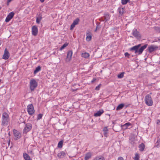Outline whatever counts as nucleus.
I'll return each mask as SVG.
<instances>
[{"label":"nucleus","instance_id":"nucleus-1","mask_svg":"<svg viewBox=\"0 0 160 160\" xmlns=\"http://www.w3.org/2000/svg\"><path fill=\"white\" fill-rule=\"evenodd\" d=\"M148 46V44H145L141 47V44H140L131 48H130V50L134 52L135 54L140 55L142 53L143 50L147 48Z\"/></svg>","mask_w":160,"mask_h":160},{"label":"nucleus","instance_id":"nucleus-2","mask_svg":"<svg viewBox=\"0 0 160 160\" xmlns=\"http://www.w3.org/2000/svg\"><path fill=\"white\" fill-rule=\"evenodd\" d=\"M144 101L145 103L148 106H152L153 104L152 100L149 94H147L145 96Z\"/></svg>","mask_w":160,"mask_h":160},{"label":"nucleus","instance_id":"nucleus-3","mask_svg":"<svg viewBox=\"0 0 160 160\" xmlns=\"http://www.w3.org/2000/svg\"><path fill=\"white\" fill-rule=\"evenodd\" d=\"M2 123L3 125H7L9 121V115L8 114L4 112L2 113Z\"/></svg>","mask_w":160,"mask_h":160},{"label":"nucleus","instance_id":"nucleus-4","mask_svg":"<svg viewBox=\"0 0 160 160\" xmlns=\"http://www.w3.org/2000/svg\"><path fill=\"white\" fill-rule=\"evenodd\" d=\"M37 86L38 83L35 80L33 79L30 81V88L31 91H33Z\"/></svg>","mask_w":160,"mask_h":160},{"label":"nucleus","instance_id":"nucleus-5","mask_svg":"<svg viewBox=\"0 0 160 160\" xmlns=\"http://www.w3.org/2000/svg\"><path fill=\"white\" fill-rule=\"evenodd\" d=\"M32 128V125L31 123H27L23 130V133H27Z\"/></svg>","mask_w":160,"mask_h":160},{"label":"nucleus","instance_id":"nucleus-6","mask_svg":"<svg viewBox=\"0 0 160 160\" xmlns=\"http://www.w3.org/2000/svg\"><path fill=\"white\" fill-rule=\"evenodd\" d=\"M27 111L28 112V114L30 115H32L34 114V110L32 104H31L28 106Z\"/></svg>","mask_w":160,"mask_h":160},{"label":"nucleus","instance_id":"nucleus-7","mask_svg":"<svg viewBox=\"0 0 160 160\" xmlns=\"http://www.w3.org/2000/svg\"><path fill=\"white\" fill-rule=\"evenodd\" d=\"M15 13L13 12H10L7 17L5 21L6 22H8L13 17Z\"/></svg>","mask_w":160,"mask_h":160},{"label":"nucleus","instance_id":"nucleus-8","mask_svg":"<svg viewBox=\"0 0 160 160\" xmlns=\"http://www.w3.org/2000/svg\"><path fill=\"white\" fill-rule=\"evenodd\" d=\"M10 54L8 50L6 48L4 51V53L2 56V58L4 60L8 59L9 57Z\"/></svg>","mask_w":160,"mask_h":160},{"label":"nucleus","instance_id":"nucleus-9","mask_svg":"<svg viewBox=\"0 0 160 160\" xmlns=\"http://www.w3.org/2000/svg\"><path fill=\"white\" fill-rule=\"evenodd\" d=\"M158 47V46L154 45H151L148 48V50L150 53L156 50Z\"/></svg>","mask_w":160,"mask_h":160},{"label":"nucleus","instance_id":"nucleus-10","mask_svg":"<svg viewBox=\"0 0 160 160\" xmlns=\"http://www.w3.org/2000/svg\"><path fill=\"white\" fill-rule=\"evenodd\" d=\"M32 34L34 36H36L38 32V28L36 26H34L32 28Z\"/></svg>","mask_w":160,"mask_h":160},{"label":"nucleus","instance_id":"nucleus-11","mask_svg":"<svg viewBox=\"0 0 160 160\" xmlns=\"http://www.w3.org/2000/svg\"><path fill=\"white\" fill-rule=\"evenodd\" d=\"M72 51L70 50L67 52V58L66 59V62H69L72 58Z\"/></svg>","mask_w":160,"mask_h":160},{"label":"nucleus","instance_id":"nucleus-12","mask_svg":"<svg viewBox=\"0 0 160 160\" xmlns=\"http://www.w3.org/2000/svg\"><path fill=\"white\" fill-rule=\"evenodd\" d=\"M92 38V35L90 32L87 31L86 32V40L87 41H89Z\"/></svg>","mask_w":160,"mask_h":160},{"label":"nucleus","instance_id":"nucleus-13","mask_svg":"<svg viewBox=\"0 0 160 160\" xmlns=\"http://www.w3.org/2000/svg\"><path fill=\"white\" fill-rule=\"evenodd\" d=\"M132 35L135 37H140L139 32L137 29H134L132 31Z\"/></svg>","mask_w":160,"mask_h":160},{"label":"nucleus","instance_id":"nucleus-14","mask_svg":"<svg viewBox=\"0 0 160 160\" xmlns=\"http://www.w3.org/2000/svg\"><path fill=\"white\" fill-rule=\"evenodd\" d=\"M13 133L14 136L16 138V139H19L21 137V134L19 132H18L16 130H13Z\"/></svg>","mask_w":160,"mask_h":160},{"label":"nucleus","instance_id":"nucleus-15","mask_svg":"<svg viewBox=\"0 0 160 160\" xmlns=\"http://www.w3.org/2000/svg\"><path fill=\"white\" fill-rule=\"evenodd\" d=\"M104 111L102 109L98 111L97 112L94 114V116L95 117H97L100 116L103 113Z\"/></svg>","mask_w":160,"mask_h":160},{"label":"nucleus","instance_id":"nucleus-16","mask_svg":"<svg viewBox=\"0 0 160 160\" xmlns=\"http://www.w3.org/2000/svg\"><path fill=\"white\" fill-rule=\"evenodd\" d=\"M92 160H105L104 157L102 155L97 156Z\"/></svg>","mask_w":160,"mask_h":160},{"label":"nucleus","instance_id":"nucleus-17","mask_svg":"<svg viewBox=\"0 0 160 160\" xmlns=\"http://www.w3.org/2000/svg\"><path fill=\"white\" fill-rule=\"evenodd\" d=\"M131 125V123L130 122H127L124 125L122 126V128L123 129H126L128 128Z\"/></svg>","mask_w":160,"mask_h":160},{"label":"nucleus","instance_id":"nucleus-18","mask_svg":"<svg viewBox=\"0 0 160 160\" xmlns=\"http://www.w3.org/2000/svg\"><path fill=\"white\" fill-rule=\"evenodd\" d=\"M104 18L106 22L109 20L110 14L108 13H106L104 14Z\"/></svg>","mask_w":160,"mask_h":160},{"label":"nucleus","instance_id":"nucleus-19","mask_svg":"<svg viewBox=\"0 0 160 160\" xmlns=\"http://www.w3.org/2000/svg\"><path fill=\"white\" fill-rule=\"evenodd\" d=\"M92 155V154L91 152H89L86 153L84 158V160H88V159L91 158Z\"/></svg>","mask_w":160,"mask_h":160},{"label":"nucleus","instance_id":"nucleus-20","mask_svg":"<svg viewBox=\"0 0 160 160\" xmlns=\"http://www.w3.org/2000/svg\"><path fill=\"white\" fill-rule=\"evenodd\" d=\"M66 153L65 152L62 151L58 153V156L59 158H62L64 157Z\"/></svg>","mask_w":160,"mask_h":160},{"label":"nucleus","instance_id":"nucleus-21","mask_svg":"<svg viewBox=\"0 0 160 160\" xmlns=\"http://www.w3.org/2000/svg\"><path fill=\"white\" fill-rule=\"evenodd\" d=\"M42 18V16L39 14L38 16L36 17V23L38 24H39L41 21Z\"/></svg>","mask_w":160,"mask_h":160},{"label":"nucleus","instance_id":"nucleus-22","mask_svg":"<svg viewBox=\"0 0 160 160\" xmlns=\"http://www.w3.org/2000/svg\"><path fill=\"white\" fill-rule=\"evenodd\" d=\"M23 157L25 160H32L29 156L26 153H23Z\"/></svg>","mask_w":160,"mask_h":160},{"label":"nucleus","instance_id":"nucleus-23","mask_svg":"<svg viewBox=\"0 0 160 160\" xmlns=\"http://www.w3.org/2000/svg\"><path fill=\"white\" fill-rule=\"evenodd\" d=\"M81 56L85 58H87L90 56V54L88 53L85 52L82 53Z\"/></svg>","mask_w":160,"mask_h":160},{"label":"nucleus","instance_id":"nucleus-24","mask_svg":"<svg viewBox=\"0 0 160 160\" xmlns=\"http://www.w3.org/2000/svg\"><path fill=\"white\" fill-rule=\"evenodd\" d=\"M138 147L139 148L140 151H143L145 148V145L144 144L142 143L139 145Z\"/></svg>","mask_w":160,"mask_h":160},{"label":"nucleus","instance_id":"nucleus-25","mask_svg":"<svg viewBox=\"0 0 160 160\" xmlns=\"http://www.w3.org/2000/svg\"><path fill=\"white\" fill-rule=\"evenodd\" d=\"M118 10L119 14L121 15H122L124 13V9L123 8H119Z\"/></svg>","mask_w":160,"mask_h":160},{"label":"nucleus","instance_id":"nucleus-26","mask_svg":"<svg viewBox=\"0 0 160 160\" xmlns=\"http://www.w3.org/2000/svg\"><path fill=\"white\" fill-rule=\"evenodd\" d=\"M124 106V105L123 103H121L116 108L117 110H119L122 109Z\"/></svg>","mask_w":160,"mask_h":160},{"label":"nucleus","instance_id":"nucleus-27","mask_svg":"<svg viewBox=\"0 0 160 160\" xmlns=\"http://www.w3.org/2000/svg\"><path fill=\"white\" fill-rule=\"evenodd\" d=\"M41 70V67L40 66H38L37 68H36L35 69L34 72V74H36L38 72L40 71Z\"/></svg>","mask_w":160,"mask_h":160},{"label":"nucleus","instance_id":"nucleus-28","mask_svg":"<svg viewBox=\"0 0 160 160\" xmlns=\"http://www.w3.org/2000/svg\"><path fill=\"white\" fill-rule=\"evenodd\" d=\"M103 132H104V135L105 136L107 137L108 136V129L106 127H105L103 129Z\"/></svg>","mask_w":160,"mask_h":160},{"label":"nucleus","instance_id":"nucleus-29","mask_svg":"<svg viewBox=\"0 0 160 160\" xmlns=\"http://www.w3.org/2000/svg\"><path fill=\"white\" fill-rule=\"evenodd\" d=\"M79 21V19L78 18H77L73 21V22L72 23V24H73L74 25H76L78 24Z\"/></svg>","mask_w":160,"mask_h":160},{"label":"nucleus","instance_id":"nucleus-30","mask_svg":"<svg viewBox=\"0 0 160 160\" xmlns=\"http://www.w3.org/2000/svg\"><path fill=\"white\" fill-rule=\"evenodd\" d=\"M68 45V43L67 42L65 43L60 48V50L61 51L64 48L66 47Z\"/></svg>","mask_w":160,"mask_h":160},{"label":"nucleus","instance_id":"nucleus-31","mask_svg":"<svg viewBox=\"0 0 160 160\" xmlns=\"http://www.w3.org/2000/svg\"><path fill=\"white\" fill-rule=\"evenodd\" d=\"M124 72H121L120 74H119L118 75V78H122L124 77Z\"/></svg>","mask_w":160,"mask_h":160},{"label":"nucleus","instance_id":"nucleus-32","mask_svg":"<svg viewBox=\"0 0 160 160\" xmlns=\"http://www.w3.org/2000/svg\"><path fill=\"white\" fill-rule=\"evenodd\" d=\"M139 155L138 154L136 153L135 154V157L133 158L134 160H139Z\"/></svg>","mask_w":160,"mask_h":160},{"label":"nucleus","instance_id":"nucleus-33","mask_svg":"<svg viewBox=\"0 0 160 160\" xmlns=\"http://www.w3.org/2000/svg\"><path fill=\"white\" fill-rule=\"evenodd\" d=\"M129 1V0H122V5L126 4L127 2Z\"/></svg>","mask_w":160,"mask_h":160},{"label":"nucleus","instance_id":"nucleus-34","mask_svg":"<svg viewBox=\"0 0 160 160\" xmlns=\"http://www.w3.org/2000/svg\"><path fill=\"white\" fill-rule=\"evenodd\" d=\"M63 142L62 141H60L58 144V147L59 148H61L62 146Z\"/></svg>","mask_w":160,"mask_h":160},{"label":"nucleus","instance_id":"nucleus-35","mask_svg":"<svg viewBox=\"0 0 160 160\" xmlns=\"http://www.w3.org/2000/svg\"><path fill=\"white\" fill-rule=\"evenodd\" d=\"M42 114H38L37 118V120H38L41 119L42 118Z\"/></svg>","mask_w":160,"mask_h":160},{"label":"nucleus","instance_id":"nucleus-36","mask_svg":"<svg viewBox=\"0 0 160 160\" xmlns=\"http://www.w3.org/2000/svg\"><path fill=\"white\" fill-rule=\"evenodd\" d=\"M160 144V139H158L156 142L155 143V145L156 147H158V146L159 144Z\"/></svg>","mask_w":160,"mask_h":160},{"label":"nucleus","instance_id":"nucleus-37","mask_svg":"<svg viewBox=\"0 0 160 160\" xmlns=\"http://www.w3.org/2000/svg\"><path fill=\"white\" fill-rule=\"evenodd\" d=\"M100 26L99 25H97L96 29L95 30V32H96L98 30H99V29H100Z\"/></svg>","mask_w":160,"mask_h":160},{"label":"nucleus","instance_id":"nucleus-38","mask_svg":"<svg viewBox=\"0 0 160 160\" xmlns=\"http://www.w3.org/2000/svg\"><path fill=\"white\" fill-rule=\"evenodd\" d=\"M75 25H74L72 23L70 27V29L71 30H72L73 29V28H74L75 27Z\"/></svg>","mask_w":160,"mask_h":160},{"label":"nucleus","instance_id":"nucleus-39","mask_svg":"<svg viewBox=\"0 0 160 160\" xmlns=\"http://www.w3.org/2000/svg\"><path fill=\"white\" fill-rule=\"evenodd\" d=\"M101 86V84H99L98 86L96 87L95 88V89L97 90H98L99 89L100 87Z\"/></svg>","mask_w":160,"mask_h":160},{"label":"nucleus","instance_id":"nucleus-40","mask_svg":"<svg viewBox=\"0 0 160 160\" xmlns=\"http://www.w3.org/2000/svg\"><path fill=\"white\" fill-rule=\"evenodd\" d=\"M118 160H124L123 158L122 157H119L118 158Z\"/></svg>","mask_w":160,"mask_h":160},{"label":"nucleus","instance_id":"nucleus-41","mask_svg":"<svg viewBox=\"0 0 160 160\" xmlns=\"http://www.w3.org/2000/svg\"><path fill=\"white\" fill-rule=\"evenodd\" d=\"M125 57H129V54L128 52H125Z\"/></svg>","mask_w":160,"mask_h":160},{"label":"nucleus","instance_id":"nucleus-42","mask_svg":"<svg viewBox=\"0 0 160 160\" xmlns=\"http://www.w3.org/2000/svg\"><path fill=\"white\" fill-rule=\"evenodd\" d=\"M157 124L160 125V120H157Z\"/></svg>","mask_w":160,"mask_h":160},{"label":"nucleus","instance_id":"nucleus-43","mask_svg":"<svg viewBox=\"0 0 160 160\" xmlns=\"http://www.w3.org/2000/svg\"><path fill=\"white\" fill-rule=\"evenodd\" d=\"M96 79L95 78H93L92 80L91 81V82L92 83L94 82L96 80Z\"/></svg>","mask_w":160,"mask_h":160},{"label":"nucleus","instance_id":"nucleus-44","mask_svg":"<svg viewBox=\"0 0 160 160\" xmlns=\"http://www.w3.org/2000/svg\"><path fill=\"white\" fill-rule=\"evenodd\" d=\"M12 0H7V3H9L10 2H11Z\"/></svg>","mask_w":160,"mask_h":160},{"label":"nucleus","instance_id":"nucleus-45","mask_svg":"<svg viewBox=\"0 0 160 160\" xmlns=\"http://www.w3.org/2000/svg\"><path fill=\"white\" fill-rule=\"evenodd\" d=\"M44 0H40V1L41 2H43L44 1Z\"/></svg>","mask_w":160,"mask_h":160},{"label":"nucleus","instance_id":"nucleus-46","mask_svg":"<svg viewBox=\"0 0 160 160\" xmlns=\"http://www.w3.org/2000/svg\"><path fill=\"white\" fill-rule=\"evenodd\" d=\"M1 81V80L0 79V82Z\"/></svg>","mask_w":160,"mask_h":160},{"label":"nucleus","instance_id":"nucleus-47","mask_svg":"<svg viewBox=\"0 0 160 160\" xmlns=\"http://www.w3.org/2000/svg\"><path fill=\"white\" fill-rule=\"evenodd\" d=\"M24 122V123H25V122Z\"/></svg>","mask_w":160,"mask_h":160}]
</instances>
